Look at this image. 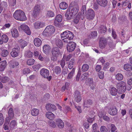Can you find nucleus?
<instances>
[{
	"label": "nucleus",
	"instance_id": "obj_54",
	"mask_svg": "<svg viewBox=\"0 0 132 132\" xmlns=\"http://www.w3.org/2000/svg\"><path fill=\"white\" fill-rule=\"evenodd\" d=\"M101 132H108V129L106 127L104 126H102L100 128Z\"/></svg>",
	"mask_w": 132,
	"mask_h": 132
},
{
	"label": "nucleus",
	"instance_id": "obj_2",
	"mask_svg": "<svg viewBox=\"0 0 132 132\" xmlns=\"http://www.w3.org/2000/svg\"><path fill=\"white\" fill-rule=\"evenodd\" d=\"M13 16L16 20L21 21H24L27 19L24 12L21 10H16L14 13Z\"/></svg>",
	"mask_w": 132,
	"mask_h": 132
},
{
	"label": "nucleus",
	"instance_id": "obj_49",
	"mask_svg": "<svg viewBox=\"0 0 132 132\" xmlns=\"http://www.w3.org/2000/svg\"><path fill=\"white\" fill-rule=\"evenodd\" d=\"M48 125L50 126L53 128H55L56 127L55 122L53 121H51L49 122Z\"/></svg>",
	"mask_w": 132,
	"mask_h": 132
},
{
	"label": "nucleus",
	"instance_id": "obj_34",
	"mask_svg": "<svg viewBox=\"0 0 132 132\" xmlns=\"http://www.w3.org/2000/svg\"><path fill=\"white\" fill-rule=\"evenodd\" d=\"M39 113V111L38 109H32L31 111V113L32 115L34 116H37Z\"/></svg>",
	"mask_w": 132,
	"mask_h": 132
},
{
	"label": "nucleus",
	"instance_id": "obj_22",
	"mask_svg": "<svg viewBox=\"0 0 132 132\" xmlns=\"http://www.w3.org/2000/svg\"><path fill=\"white\" fill-rule=\"evenodd\" d=\"M43 49L44 52L45 54H47L50 52L51 48L49 45H45L43 47Z\"/></svg>",
	"mask_w": 132,
	"mask_h": 132
},
{
	"label": "nucleus",
	"instance_id": "obj_47",
	"mask_svg": "<svg viewBox=\"0 0 132 132\" xmlns=\"http://www.w3.org/2000/svg\"><path fill=\"white\" fill-rule=\"evenodd\" d=\"M88 81H89V82H90V86H91V88L92 89H94L95 87V84H93V79L91 78H88Z\"/></svg>",
	"mask_w": 132,
	"mask_h": 132
},
{
	"label": "nucleus",
	"instance_id": "obj_3",
	"mask_svg": "<svg viewBox=\"0 0 132 132\" xmlns=\"http://www.w3.org/2000/svg\"><path fill=\"white\" fill-rule=\"evenodd\" d=\"M55 30L54 27L52 26H47L43 33V35L49 36L53 33Z\"/></svg>",
	"mask_w": 132,
	"mask_h": 132
},
{
	"label": "nucleus",
	"instance_id": "obj_41",
	"mask_svg": "<svg viewBox=\"0 0 132 132\" xmlns=\"http://www.w3.org/2000/svg\"><path fill=\"white\" fill-rule=\"evenodd\" d=\"M89 74L87 72H85L82 75L81 78L80 80H83L87 78V77L88 76Z\"/></svg>",
	"mask_w": 132,
	"mask_h": 132
},
{
	"label": "nucleus",
	"instance_id": "obj_61",
	"mask_svg": "<svg viewBox=\"0 0 132 132\" xmlns=\"http://www.w3.org/2000/svg\"><path fill=\"white\" fill-rule=\"evenodd\" d=\"M131 51L130 49L129 48V49L123 51V53H124L125 55H129L131 52Z\"/></svg>",
	"mask_w": 132,
	"mask_h": 132
},
{
	"label": "nucleus",
	"instance_id": "obj_31",
	"mask_svg": "<svg viewBox=\"0 0 132 132\" xmlns=\"http://www.w3.org/2000/svg\"><path fill=\"white\" fill-rule=\"evenodd\" d=\"M55 43L56 45L60 48H61L63 45L62 40L59 39H57L56 40Z\"/></svg>",
	"mask_w": 132,
	"mask_h": 132
},
{
	"label": "nucleus",
	"instance_id": "obj_18",
	"mask_svg": "<svg viewBox=\"0 0 132 132\" xmlns=\"http://www.w3.org/2000/svg\"><path fill=\"white\" fill-rule=\"evenodd\" d=\"M34 26L36 29H39L43 27L44 26L43 23L41 22L37 21L34 23Z\"/></svg>",
	"mask_w": 132,
	"mask_h": 132
},
{
	"label": "nucleus",
	"instance_id": "obj_62",
	"mask_svg": "<svg viewBox=\"0 0 132 132\" xmlns=\"http://www.w3.org/2000/svg\"><path fill=\"white\" fill-rule=\"evenodd\" d=\"M30 71L29 69L26 68L24 69L23 71V73L24 74L29 73H30Z\"/></svg>",
	"mask_w": 132,
	"mask_h": 132
},
{
	"label": "nucleus",
	"instance_id": "obj_1",
	"mask_svg": "<svg viewBox=\"0 0 132 132\" xmlns=\"http://www.w3.org/2000/svg\"><path fill=\"white\" fill-rule=\"evenodd\" d=\"M62 40L65 43L70 42V41L73 38V34L71 32L67 30L65 31L61 34Z\"/></svg>",
	"mask_w": 132,
	"mask_h": 132
},
{
	"label": "nucleus",
	"instance_id": "obj_10",
	"mask_svg": "<svg viewBox=\"0 0 132 132\" xmlns=\"http://www.w3.org/2000/svg\"><path fill=\"white\" fill-rule=\"evenodd\" d=\"M46 108L47 110L52 112L55 111L56 109V107L54 105L50 103L46 104Z\"/></svg>",
	"mask_w": 132,
	"mask_h": 132
},
{
	"label": "nucleus",
	"instance_id": "obj_63",
	"mask_svg": "<svg viewBox=\"0 0 132 132\" xmlns=\"http://www.w3.org/2000/svg\"><path fill=\"white\" fill-rule=\"evenodd\" d=\"M79 15H77V17L74 20V23L75 24H77L79 22Z\"/></svg>",
	"mask_w": 132,
	"mask_h": 132
},
{
	"label": "nucleus",
	"instance_id": "obj_24",
	"mask_svg": "<svg viewBox=\"0 0 132 132\" xmlns=\"http://www.w3.org/2000/svg\"><path fill=\"white\" fill-rule=\"evenodd\" d=\"M7 64L6 61L4 60L0 62V71H3L5 69Z\"/></svg>",
	"mask_w": 132,
	"mask_h": 132
},
{
	"label": "nucleus",
	"instance_id": "obj_27",
	"mask_svg": "<svg viewBox=\"0 0 132 132\" xmlns=\"http://www.w3.org/2000/svg\"><path fill=\"white\" fill-rule=\"evenodd\" d=\"M18 43L19 46L22 48H23L24 47L26 46L28 43L25 41L21 39L19 40Z\"/></svg>",
	"mask_w": 132,
	"mask_h": 132
},
{
	"label": "nucleus",
	"instance_id": "obj_8",
	"mask_svg": "<svg viewBox=\"0 0 132 132\" xmlns=\"http://www.w3.org/2000/svg\"><path fill=\"white\" fill-rule=\"evenodd\" d=\"M69 44L67 46V49L69 52H71L75 49L76 44L73 42H69Z\"/></svg>",
	"mask_w": 132,
	"mask_h": 132
},
{
	"label": "nucleus",
	"instance_id": "obj_39",
	"mask_svg": "<svg viewBox=\"0 0 132 132\" xmlns=\"http://www.w3.org/2000/svg\"><path fill=\"white\" fill-rule=\"evenodd\" d=\"M123 76L121 73H118L116 76V79L118 80H121L123 79Z\"/></svg>",
	"mask_w": 132,
	"mask_h": 132
},
{
	"label": "nucleus",
	"instance_id": "obj_5",
	"mask_svg": "<svg viewBox=\"0 0 132 132\" xmlns=\"http://www.w3.org/2000/svg\"><path fill=\"white\" fill-rule=\"evenodd\" d=\"M60 54L59 50L57 47H54L53 48L52 51V56L51 60L54 61L57 60V57Z\"/></svg>",
	"mask_w": 132,
	"mask_h": 132
},
{
	"label": "nucleus",
	"instance_id": "obj_33",
	"mask_svg": "<svg viewBox=\"0 0 132 132\" xmlns=\"http://www.w3.org/2000/svg\"><path fill=\"white\" fill-rule=\"evenodd\" d=\"M92 104V102L90 100H88L85 101L84 104V107H88Z\"/></svg>",
	"mask_w": 132,
	"mask_h": 132
},
{
	"label": "nucleus",
	"instance_id": "obj_13",
	"mask_svg": "<svg viewBox=\"0 0 132 132\" xmlns=\"http://www.w3.org/2000/svg\"><path fill=\"white\" fill-rule=\"evenodd\" d=\"M19 52V48H14L12 50L11 53V55L13 57H16L18 56Z\"/></svg>",
	"mask_w": 132,
	"mask_h": 132
},
{
	"label": "nucleus",
	"instance_id": "obj_42",
	"mask_svg": "<svg viewBox=\"0 0 132 132\" xmlns=\"http://www.w3.org/2000/svg\"><path fill=\"white\" fill-rule=\"evenodd\" d=\"M54 71L55 73L59 74L61 72V70L60 67L58 66H56L55 68Z\"/></svg>",
	"mask_w": 132,
	"mask_h": 132
},
{
	"label": "nucleus",
	"instance_id": "obj_16",
	"mask_svg": "<svg viewBox=\"0 0 132 132\" xmlns=\"http://www.w3.org/2000/svg\"><path fill=\"white\" fill-rule=\"evenodd\" d=\"M108 112L111 115H115L117 113V110L115 107H112L109 110Z\"/></svg>",
	"mask_w": 132,
	"mask_h": 132
},
{
	"label": "nucleus",
	"instance_id": "obj_19",
	"mask_svg": "<svg viewBox=\"0 0 132 132\" xmlns=\"http://www.w3.org/2000/svg\"><path fill=\"white\" fill-rule=\"evenodd\" d=\"M55 122L59 128H62L64 127V124L62 120L60 119H57Z\"/></svg>",
	"mask_w": 132,
	"mask_h": 132
},
{
	"label": "nucleus",
	"instance_id": "obj_15",
	"mask_svg": "<svg viewBox=\"0 0 132 132\" xmlns=\"http://www.w3.org/2000/svg\"><path fill=\"white\" fill-rule=\"evenodd\" d=\"M40 74L43 77L46 78L49 75V71L46 69H43L40 70Z\"/></svg>",
	"mask_w": 132,
	"mask_h": 132
},
{
	"label": "nucleus",
	"instance_id": "obj_59",
	"mask_svg": "<svg viewBox=\"0 0 132 132\" xmlns=\"http://www.w3.org/2000/svg\"><path fill=\"white\" fill-rule=\"evenodd\" d=\"M98 76L99 78L101 79H103L104 77V72L101 71L98 74Z\"/></svg>",
	"mask_w": 132,
	"mask_h": 132
},
{
	"label": "nucleus",
	"instance_id": "obj_51",
	"mask_svg": "<svg viewBox=\"0 0 132 132\" xmlns=\"http://www.w3.org/2000/svg\"><path fill=\"white\" fill-rule=\"evenodd\" d=\"M32 53L30 51L27 52L25 53V55L27 57H32Z\"/></svg>",
	"mask_w": 132,
	"mask_h": 132
},
{
	"label": "nucleus",
	"instance_id": "obj_46",
	"mask_svg": "<svg viewBox=\"0 0 132 132\" xmlns=\"http://www.w3.org/2000/svg\"><path fill=\"white\" fill-rule=\"evenodd\" d=\"M89 68V66L87 64H84L82 65L81 70L83 71H86L88 70Z\"/></svg>",
	"mask_w": 132,
	"mask_h": 132
},
{
	"label": "nucleus",
	"instance_id": "obj_35",
	"mask_svg": "<svg viewBox=\"0 0 132 132\" xmlns=\"http://www.w3.org/2000/svg\"><path fill=\"white\" fill-rule=\"evenodd\" d=\"M124 69L127 71L132 70V66L130 64H127L124 65Z\"/></svg>",
	"mask_w": 132,
	"mask_h": 132
},
{
	"label": "nucleus",
	"instance_id": "obj_43",
	"mask_svg": "<svg viewBox=\"0 0 132 132\" xmlns=\"http://www.w3.org/2000/svg\"><path fill=\"white\" fill-rule=\"evenodd\" d=\"M19 65V64L18 62L13 61L11 62V63L10 65V67L11 68H14L18 65Z\"/></svg>",
	"mask_w": 132,
	"mask_h": 132
},
{
	"label": "nucleus",
	"instance_id": "obj_29",
	"mask_svg": "<svg viewBox=\"0 0 132 132\" xmlns=\"http://www.w3.org/2000/svg\"><path fill=\"white\" fill-rule=\"evenodd\" d=\"M34 42L35 46L38 47L40 46L42 43L41 40L38 38L35 39L34 40Z\"/></svg>",
	"mask_w": 132,
	"mask_h": 132
},
{
	"label": "nucleus",
	"instance_id": "obj_60",
	"mask_svg": "<svg viewBox=\"0 0 132 132\" xmlns=\"http://www.w3.org/2000/svg\"><path fill=\"white\" fill-rule=\"evenodd\" d=\"M9 80V78L7 77H5L3 78L1 81L3 83H5L7 82Z\"/></svg>",
	"mask_w": 132,
	"mask_h": 132
},
{
	"label": "nucleus",
	"instance_id": "obj_21",
	"mask_svg": "<svg viewBox=\"0 0 132 132\" xmlns=\"http://www.w3.org/2000/svg\"><path fill=\"white\" fill-rule=\"evenodd\" d=\"M118 90V89L113 86L110 87L109 88L110 92L113 96H115L117 95Z\"/></svg>",
	"mask_w": 132,
	"mask_h": 132
},
{
	"label": "nucleus",
	"instance_id": "obj_48",
	"mask_svg": "<svg viewBox=\"0 0 132 132\" xmlns=\"http://www.w3.org/2000/svg\"><path fill=\"white\" fill-rule=\"evenodd\" d=\"M8 115L10 118H12L14 116V114L13 113V110L12 108H10L8 112Z\"/></svg>",
	"mask_w": 132,
	"mask_h": 132
},
{
	"label": "nucleus",
	"instance_id": "obj_45",
	"mask_svg": "<svg viewBox=\"0 0 132 132\" xmlns=\"http://www.w3.org/2000/svg\"><path fill=\"white\" fill-rule=\"evenodd\" d=\"M35 61V60L34 59H30L27 60V63L28 65H32L34 63Z\"/></svg>",
	"mask_w": 132,
	"mask_h": 132
},
{
	"label": "nucleus",
	"instance_id": "obj_58",
	"mask_svg": "<svg viewBox=\"0 0 132 132\" xmlns=\"http://www.w3.org/2000/svg\"><path fill=\"white\" fill-rule=\"evenodd\" d=\"M106 30V28L104 26H102L99 30V32L101 33H104Z\"/></svg>",
	"mask_w": 132,
	"mask_h": 132
},
{
	"label": "nucleus",
	"instance_id": "obj_17",
	"mask_svg": "<svg viewBox=\"0 0 132 132\" xmlns=\"http://www.w3.org/2000/svg\"><path fill=\"white\" fill-rule=\"evenodd\" d=\"M106 41L105 39L103 38H101L99 42V47L101 48H104L106 45Z\"/></svg>",
	"mask_w": 132,
	"mask_h": 132
},
{
	"label": "nucleus",
	"instance_id": "obj_52",
	"mask_svg": "<svg viewBox=\"0 0 132 132\" xmlns=\"http://www.w3.org/2000/svg\"><path fill=\"white\" fill-rule=\"evenodd\" d=\"M110 127L111 128V132H114L116 129V128L115 126L113 124H112L111 125Z\"/></svg>",
	"mask_w": 132,
	"mask_h": 132
},
{
	"label": "nucleus",
	"instance_id": "obj_28",
	"mask_svg": "<svg viewBox=\"0 0 132 132\" xmlns=\"http://www.w3.org/2000/svg\"><path fill=\"white\" fill-rule=\"evenodd\" d=\"M17 125V123L16 121L13 120L11 121L9 125V128L10 130L15 128Z\"/></svg>",
	"mask_w": 132,
	"mask_h": 132
},
{
	"label": "nucleus",
	"instance_id": "obj_25",
	"mask_svg": "<svg viewBox=\"0 0 132 132\" xmlns=\"http://www.w3.org/2000/svg\"><path fill=\"white\" fill-rule=\"evenodd\" d=\"M9 54V52L7 49L3 48L2 49L1 54L3 57H6Z\"/></svg>",
	"mask_w": 132,
	"mask_h": 132
},
{
	"label": "nucleus",
	"instance_id": "obj_11",
	"mask_svg": "<svg viewBox=\"0 0 132 132\" xmlns=\"http://www.w3.org/2000/svg\"><path fill=\"white\" fill-rule=\"evenodd\" d=\"M62 16L60 14H58L56 16L54 22V24L56 26H59V23L62 21Z\"/></svg>",
	"mask_w": 132,
	"mask_h": 132
},
{
	"label": "nucleus",
	"instance_id": "obj_6",
	"mask_svg": "<svg viewBox=\"0 0 132 132\" xmlns=\"http://www.w3.org/2000/svg\"><path fill=\"white\" fill-rule=\"evenodd\" d=\"M18 29L20 31H23L28 35L31 34V32L28 26L23 23L18 27Z\"/></svg>",
	"mask_w": 132,
	"mask_h": 132
},
{
	"label": "nucleus",
	"instance_id": "obj_38",
	"mask_svg": "<svg viewBox=\"0 0 132 132\" xmlns=\"http://www.w3.org/2000/svg\"><path fill=\"white\" fill-rule=\"evenodd\" d=\"M10 121L8 120H7L6 119V121H5L4 126V128L5 130H8L9 128V123Z\"/></svg>",
	"mask_w": 132,
	"mask_h": 132
},
{
	"label": "nucleus",
	"instance_id": "obj_64",
	"mask_svg": "<svg viewBox=\"0 0 132 132\" xmlns=\"http://www.w3.org/2000/svg\"><path fill=\"white\" fill-rule=\"evenodd\" d=\"M60 64L62 68L64 66L65 64L64 57H63L62 60L61 61Z\"/></svg>",
	"mask_w": 132,
	"mask_h": 132
},
{
	"label": "nucleus",
	"instance_id": "obj_50",
	"mask_svg": "<svg viewBox=\"0 0 132 132\" xmlns=\"http://www.w3.org/2000/svg\"><path fill=\"white\" fill-rule=\"evenodd\" d=\"M109 63L108 62H107L105 63L104 65V67L103 68V69L106 71L108 69L109 67Z\"/></svg>",
	"mask_w": 132,
	"mask_h": 132
},
{
	"label": "nucleus",
	"instance_id": "obj_44",
	"mask_svg": "<svg viewBox=\"0 0 132 132\" xmlns=\"http://www.w3.org/2000/svg\"><path fill=\"white\" fill-rule=\"evenodd\" d=\"M75 69L74 68H73L72 70L71 71L69 74L67 78L69 79L71 78L75 73Z\"/></svg>",
	"mask_w": 132,
	"mask_h": 132
},
{
	"label": "nucleus",
	"instance_id": "obj_4",
	"mask_svg": "<svg viewBox=\"0 0 132 132\" xmlns=\"http://www.w3.org/2000/svg\"><path fill=\"white\" fill-rule=\"evenodd\" d=\"M126 83L121 81L118 83L116 85L117 87L119 92L120 93L125 92L126 89Z\"/></svg>",
	"mask_w": 132,
	"mask_h": 132
},
{
	"label": "nucleus",
	"instance_id": "obj_20",
	"mask_svg": "<svg viewBox=\"0 0 132 132\" xmlns=\"http://www.w3.org/2000/svg\"><path fill=\"white\" fill-rule=\"evenodd\" d=\"M11 35L12 37L14 38H16L19 36V34L17 30L15 28H14L11 30Z\"/></svg>",
	"mask_w": 132,
	"mask_h": 132
},
{
	"label": "nucleus",
	"instance_id": "obj_26",
	"mask_svg": "<svg viewBox=\"0 0 132 132\" xmlns=\"http://www.w3.org/2000/svg\"><path fill=\"white\" fill-rule=\"evenodd\" d=\"M97 2L98 4L102 6L105 7L107 5L106 0H97Z\"/></svg>",
	"mask_w": 132,
	"mask_h": 132
},
{
	"label": "nucleus",
	"instance_id": "obj_36",
	"mask_svg": "<svg viewBox=\"0 0 132 132\" xmlns=\"http://www.w3.org/2000/svg\"><path fill=\"white\" fill-rule=\"evenodd\" d=\"M54 13L51 11H48L46 13V16L47 17H52L54 16Z\"/></svg>",
	"mask_w": 132,
	"mask_h": 132
},
{
	"label": "nucleus",
	"instance_id": "obj_12",
	"mask_svg": "<svg viewBox=\"0 0 132 132\" xmlns=\"http://www.w3.org/2000/svg\"><path fill=\"white\" fill-rule=\"evenodd\" d=\"M74 97L77 102H79L81 100V97L80 92L77 90L76 91L75 93Z\"/></svg>",
	"mask_w": 132,
	"mask_h": 132
},
{
	"label": "nucleus",
	"instance_id": "obj_40",
	"mask_svg": "<svg viewBox=\"0 0 132 132\" xmlns=\"http://www.w3.org/2000/svg\"><path fill=\"white\" fill-rule=\"evenodd\" d=\"M75 63V60L73 59H72L70 61L68 65V68L71 69L73 66V65Z\"/></svg>",
	"mask_w": 132,
	"mask_h": 132
},
{
	"label": "nucleus",
	"instance_id": "obj_7",
	"mask_svg": "<svg viewBox=\"0 0 132 132\" xmlns=\"http://www.w3.org/2000/svg\"><path fill=\"white\" fill-rule=\"evenodd\" d=\"M86 16L87 19L88 20H93L95 17L94 11L92 9H89L86 12Z\"/></svg>",
	"mask_w": 132,
	"mask_h": 132
},
{
	"label": "nucleus",
	"instance_id": "obj_14",
	"mask_svg": "<svg viewBox=\"0 0 132 132\" xmlns=\"http://www.w3.org/2000/svg\"><path fill=\"white\" fill-rule=\"evenodd\" d=\"M73 16L74 15L71 11L70 9H68L65 14V16L67 19L68 20H70L73 18Z\"/></svg>",
	"mask_w": 132,
	"mask_h": 132
},
{
	"label": "nucleus",
	"instance_id": "obj_23",
	"mask_svg": "<svg viewBox=\"0 0 132 132\" xmlns=\"http://www.w3.org/2000/svg\"><path fill=\"white\" fill-rule=\"evenodd\" d=\"M79 10V7L78 6L76 5L73 6L70 11L75 15L78 13Z\"/></svg>",
	"mask_w": 132,
	"mask_h": 132
},
{
	"label": "nucleus",
	"instance_id": "obj_32",
	"mask_svg": "<svg viewBox=\"0 0 132 132\" xmlns=\"http://www.w3.org/2000/svg\"><path fill=\"white\" fill-rule=\"evenodd\" d=\"M68 4L65 2H62L60 3L59 6L60 8L63 10L66 9L68 7Z\"/></svg>",
	"mask_w": 132,
	"mask_h": 132
},
{
	"label": "nucleus",
	"instance_id": "obj_53",
	"mask_svg": "<svg viewBox=\"0 0 132 132\" xmlns=\"http://www.w3.org/2000/svg\"><path fill=\"white\" fill-rule=\"evenodd\" d=\"M4 121V117L3 114L1 113H0V126L2 125Z\"/></svg>",
	"mask_w": 132,
	"mask_h": 132
},
{
	"label": "nucleus",
	"instance_id": "obj_57",
	"mask_svg": "<svg viewBox=\"0 0 132 132\" xmlns=\"http://www.w3.org/2000/svg\"><path fill=\"white\" fill-rule=\"evenodd\" d=\"M94 116V117H89L87 118V120L89 123H92L93 121L95 120Z\"/></svg>",
	"mask_w": 132,
	"mask_h": 132
},
{
	"label": "nucleus",
	"instance_id": "obj_30",
	"mask_svg": "<svg viewBox=\"0 0 132 132\" xmlns=\"http://www.w3.org/2000/svg\"><path fill=\"white\" fill-rule=\"evenodd\" d=\"M46 116L49 119H52L54 118V114L51 112H48L46 113Z\"/></svg>",
	"mask_w": 132,
	"mask_h": 132
},
{
	"label": "nucleus",
	"instance_id": "obj_9",
	"mask_svg": "<svg viewBox=\"0 0 132 132\" xmlns=\"http://www.w3.org/2000/svg\"><path fill=\"white\" fill-rule=\"evenodd\" d=\"M41 5H36L34 8L32 13V14L34 16L38 15L40 12Z\"/></svg>",
	"mask_w": 132,
	"mask_h": 132
},
{
	"label": "nucleus",
	"instance_id": "obj_55",
	"mask_svg": "<svg viewBox=\"0 0 132 132\" xmlns=\"http://www.w3.org/2000/svg\"><path fill=\"white\" fill-rule=\"evenodd\" d=\"M71 109L70 107L68 106H67L65 107V109L63 111V112L65 113H67L69 111H70Z\"/></svg>",
	"mask_w": 132,
	"mask_h": 132
},
{
	"label": "nucleus",
	"instance_id": "obj_56",
	"mask_svg": "<svg viewBox=\"0 0 132 132\" xmlns=\"http://www.w3.org/2000/svg\"><path fill=\"white\" fill-rule=\"evenodd\" d=\"M92 130H98L97 125V124L96 123H95L93 124L92 125Z\"/></svg>",
	"mask_w": 132,
	"mask_h": 132
},
{
	"label": "nucleus",
	"instance_id": "obj_37",
	"mask_svg": "<svg viewBox=\"0 0 132 132\" xmlns=\"http://www.w3.org/2000/svg\"><path fill=\"white\" fill-rule=\"evenodd\" d=\"M1 39L3 43H6L8 41L9 38L6 35H3L1 37Z\"/></svg>",
	"mask_w": 132,
	"mask_h": 132
}]
</instances>
